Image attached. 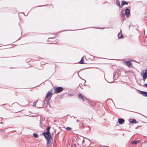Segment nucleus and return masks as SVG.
<instances>
[{
    "instance_id": "1",
    "label": "nucleus",
    "mask_w": 147,
    "mask_h": 147,
    "mask_svg": "<svg viewBox=\"0 0 147 147\" xmlns=\"http://www.w3.org/2000/svg\"><path fill=\"white\" fill-rule=\"evenodd\" d=\"M47 140V144L51 145L52 143L53 140L51 138V135H49L48 136H44Z\"/></svg>"
},
{
    "instance_id": "2",
    "label": "nucleus",
    "mask_w": 147,
    "mask_h": 147,
    "mask_svg": "<svg viewBox=\"0 0 147 147\" xmlns=\"http://www.w3.org/2000/svg\"><path fill=\"white\" fill-rule=\"evenodd\" d=\"M37 107V108H42L44 106V102L41 100H38L36 101Z\"/></svg>"
},
{
    "instance_id": "3",
    "label": "nucleus",
    "mask_w": 147,
    "mask_h": 147,
    "mask_svg": "<svg viewBox=\"0 0 147 147\" xmlns=\"http://www.w3.org/2000/svg\"><path fill=\"white\" fill-rule=\"evenodd\" d=\"M63 90L62 87H58L55 89L54 92L55 93H58L61 92Z\"/></svg>"
},
{
    "instance_id": "4",
    "label": "nucleus",
    "mask_w": 147,
    "mask_h": 147,
    "mask_svg": "<svg viewBox=\"0 0 147 147\" xmlns=\"http://www.w3.org/2000/svg\"><path fill=\"white\" fill-rule=\"evenodd\" d=\"M51 127L50 126H49L47 128V132H44L42 134L44 136H48L49 135H51L50 132V129Z\"/></svg>"
},
{
    "instance_id": "5",
    "label": "nucleus",
    "mask_w": 147,
    "mask_h": 147,
    "mask_svg": "<svg viewBox=\"0 0 147 147\" xmlns=\"http://www.w3.org/2000/svg\"><path fill=\"white\" fill-rule=\"evenodd\" d=\"M53 95L51 91H49L47 94V95L45 96V98H48L49 97L51 98Z\"/></svg>"
},
{
    "instance_id": "6",
    "label": "nucleus",
    "mask_w": 147,
    "mask_h": 147,
    "mask_svg": "<svg viewBox=\"0 0 147 147\" xmlns=\"http://www.w3.org/2000/svg\"><path fill=\"white\" fill-rule=\"evenodd\" d=\"M50 100L51 98H50L47 100H46V98H45V100L44 102V106L45 105V106H46V105L47 106L48 105H49V101Z\"/></svg>"
},
{
    "instance_id": "7",
    "label": "nucleus",
    "mask_w": 147,
    "mask_h": 147,
    "mask_svg": "<svg viewBox=\"0 0 147 147\" xmlns=\"http://www.w3.org/2000/svg\"><path fill=\"white\" fill-rule=\"evenodd\" d=\"M78 97L79 98L82 99L83 101H85L86 100V98L84 97V96L82 95L81 94H79L78 95Z\"/></svg>"
},
{
    "instance_id": "8",
    "label": "nucleus",
    "mask_w": 147,
    "mask_h": 147,
    "mask_svg": "<svg viewBox=\"0 0 147 147\" xmlns=\"http://www.w3.org/2000/svg\"><path fill=\"white\" fill-rule=\"evenodd\" d=\"M139 91L140 92V94L142 95L143 96H147V92L140 90H139Z\"/></svg>"
},
{
    "instance_id": "9",
    "label": "nucleus",
    "mask_w": 147,
    "mask_h": 147,
    "mask_svg": "<svg viewBox=\"0 0 147 147\" xmlns=\"http://www.w3.org/2000/svg\"><path fill=\"white\" fill-rule=\"evenodd\" d=\"M118 121L119 124L122 125L124 123V120L123 119H118Z\"/></svg>"
},
{
    "instance_id": "10",
    "label": "nucleus",
    "mask_w": 147,
    "mask_h": 147,
    "mask_svg": "<svg viewBox=\"0 0 147 147\" xmlns=\"http://www.w3.org/2000/svg\"><path fill=\"white\" fill-rule=\"evenodd\" d=\"M125 13L127 17H129L130 13L129 10L128 8L126 9Z\"/></svg>"
},
{
    "instance_id": "11",
    "label": "nucleus",
    "mask_w": 147,
    "mask_h": 147,
    "mask_svg": "<svg viewBox=\"0 0 147 147\" xmlns=\"http://www.w3.org/2000/svg\"><path fill=\"white\" fill-rule=\"evenodd\" d=\"M141 75L142 76L144 81H145L146 79V78H147V76H146L145 74H144V72L143 71L142 73H141Z\"/></svg>"
},
{
    "instance_id": "12",
    "label": "nucleus",
    "mask_w": 147,
    "mask_h": 147,
    "mask_svg": "<svg viewBox=\"0 0 147 147\" xmlns=\"http://www.w3.org/2000/svg\"><path fill=\"white\" fill-rule=\"evenodd\" d=\"M118 38H121L123 37V36L122 34L121 30H120V32L118 34Z\"/></svg>"
},
{
    "instance_id": "13",
    "label": "nucleus",
    "mask_w": 147,
    "mask_h": 147,
    "mask_svg": "<svg viewBox=\"0 0 147 147\" xmlns=\"http://www.w3.org/2000/svg\"><path fill=\"white\" fill-rule=\"evenodd\" d=\"M140 141L139 140H134V141L132 142H131V144H136L138 143H139V142Z\"/></svg>"
},
{
    "instance_id": "14",
    "label": "nucleus",
    "mask_w": 147,
    "mask_h": 147,
    "mask_svg": "<svg viewBox=\"0 0 147 147\" xmlns=\"http://www.w3.org/2000/svg\"><path fill=\"white\" fill-rule=\"evenodd\" d=\"M121 4L122 6L125 5H128V3L127 2L124 1H122L121 3Z\"/></svg>"
},
{
    "instance_id": "15",
    "label": "nucleus",
    "mask_w": 147,
    "mask_h": 147,
    "mask_svg": "<svg viewBox=\"0 0 147 147\" xmlns=\"http://www.w3.org/2000/svg\"><path fill=\"white\" fill-rule=\"evenodd\" d=\"M116 3L117 5L120 8L122 7V6H121L120 5V2L119 1H118V0H116Z\"/></svg>"
},
{
    "instance_id": "16",
    "label": "nucleus",
    "mask_w": 147,
    "mask_h": 147,
    "mask_svg": "<svg viewBox=\"0 0 147 147\" xmlns=\"http://www.w3.org/2000/svg\"><path fill=\"white\" fill-rule=\"evenodd\" d=\"M126 65L129 67H130L131 65H132V63L130 62L129 61H127L126 62Z\"/></svg>"
},
{
    "instance_id": "17",
    "label": "nucleus",
    "mask_w": 147,
    "mask_h": 147,
    "mask_svg": "<svg viewBox=\"0 0 147 147\" xmlns=\"http://www.w3.org/2000/svg\"><path fill=\"white\" fill-rule=\"evenodd\" d=\"M130 122L135 123H136V120L135 119H132L131 121H130Z\"/></svg>"
},
{
    "instance_id": "18",
    "label": "nucleus",
    "mask_w": 147,
    "mask_h": 147,
    "mask_svg": "<svg viewBox=\"0 0 147 147\" xmlns=\"http://www.w3.org/2000/svg\"><path fill=\"white\" fill-rule=\"evenodd\" d=\"M33 136L36 138H37L38 137V134L35 133H33Z\"/></svg>"
},
{
    "instance_id": "19",
    "label": "nucleus",
    "mask_w": 147,
    "mask_h": 147,
    "mask_svg": "<svg viewBox=\"0 0 147 147\" xmlns=\"http://www.w3.org/2000/svg\"><path fill=\"white\" fill-rule=\"evenodd\" d=\"M79 63L81 64H83L84 63V61H83V58H82L80 60V61Z\"/></svg>"
},
{
    "instance_id": "20",
    "label": "nucleus",
    "mask_w": 147,
    "mask_h": 147,
    "mask_svg": "<svg viewBox=\"0 0 147 147\" xmlns=\"http://www.w3.org/2000/svg\"><path fill=\"white\" fill-rule=\"evenodd\" d=\"M66 129L67 130H69L71 129V128L69 127H66Z\"/></svg>"
},
{
    "instance_id": "21",
    "label": "nucleus",
    "mask_w": 147,
    "mask_h": 147,
    "mask_svg": "<svg viewBox=\"0 0 147 147\" xmlns=\"http://www.w3.org/2000/svg\"><path fill=\"white\" fill-rule=\"evenodd\" d=\"M37 104L36 102H34L33 103L32 106L34 107H35L36 104Z\"/></svg>"
},
{
    "instance_id": "22",
    "label": "nucleus",
    "mask_w": 147,
    "mask_h": 147,
    "mask_svg": "<svg viewBox=\"0 0 147 147\" xmlns=\"http://www.w3.org/2000/svg\"><path fill=\"white\" fill-rule=\"evenodd\" d=\"M144 74H145L146 76H147V69L145 70Z\"/></svg>"
},
{
    "instance_id": "23",
    "label": "nucleus",
    "mask_w": 147,
    "mask_h": 147,
    "mask_svg": "<svg viewBox=\"0 0 147 147\" xmlns=\"http://www.w3.org/2000/svg\"><path fill=\"white\" fill-rule=\"evenodd\" d=\"M125 13H122L121 15V17H124L125 16Z\"/></svg>"
},
{
    "instance_id": "24",
    "label": "nucleus",
    "mask_w": 147,
    "mask_h": 147,
    "mask_svg": "<svg viewBox=\"0 0 147 147\" xmlns=\"http://www.w3.org/2000/svg\"><path fill=\"white\" fill-rule=\"evenodd\" d=\"M144 85H145L146 87L147 88V83L144 84Z\"/></svg>"
},
{
    "instance_id": "25",
    "label": "nucleus",
    "mask_w": 147,
    "mask_h": 147,
    "mask_svg": "<svg viewBox=\"0 0 147 147\" xmlns=\"http://www.w3.org/2000/svg\"><path fill=\"white\" fill-rule=\"evenodd\" d=\"M47 147H50L49 146H50V145H48V144H47Z\"/></svg>"
},
{
    "instance_id": "26",
    "label": "nucleus",
    "mask_w": 147,
    "mask_h": 147,
    "mask_svg": "<svg viewBox=\"0 0 147 147\" xmlns=\"http://www.w3.org/2000/svg\"><path fill=\"white\" fill-rule=\"evenodd\" d=\"M57 42V40H56L54 42L55 43L56 42Z\"/></svg>"
},
{
    "instance_id": "27",
    "label": "nucleus",
    "mask_w": 147,
    "mask_h": 147,
    "mask_svg": "<svg viewBox=\"0 0 147 147\" xmlns=\"http://www.w3.org/2000/svg\"><path fill=\"white\" fill-rule=\"evenodd\" d=\"M108 100H110L111 101H113L111 99H108Z\"/></svg>"
},
{
    "instance_id": "28",
    "label": "nucleus",
    "mask_w": 147,
    "mask_h": 147,
    "mask_svg": "<svg viewBox=\"0 0 147 147\" xmlns=\"http://www.w3.org/2000/svg\"><path fill=\"white\" fill-rule=\"evenodd\" d=\"M53 39V38H48V39Z\"/></svg>"
},
{
    "instance_id": "29",
    "label": "nucleus",
    "mask_w": 147,
    "mask_h": 147,
    "mask_svg": "<svg viewBox=\"0 0 147 147\" xmlns=\"http://www.w3.org/2000/svg\"><path fill=\"white\" fill-rule=\"evenodd\" d=\"M77 122H78V121H79V120H78V119L77 120Z\"/></svg>"
},
{
    "instance_id": "30",
    "label": "nucleus",
    "mask_w": 147,
    "mask_h": 147,
    "mask_svg": "<svg viewBox=\"0 0 147 147\" xmlns=\"http://www.w3.org/2000/svg\"><path fill=\"white\" fill-rule=\"evenodd\" d=\"M105 147H109V146H106Z\"/></svg>"
},
{
    "instance_id": "31",
    "label": "nucleus",
    "mask_w": 147,
    "mask_h": 147,
    "mask_svg": "<svg viewBox=\"0 0 147 147\" xmlns=\"http://www.w3.org/2000/svg\"><path fill=\"white\" fill-rule=\"evenodd\" d=\"M39 6V7H41V6Z\"/></svg>"
}]
</instances>
